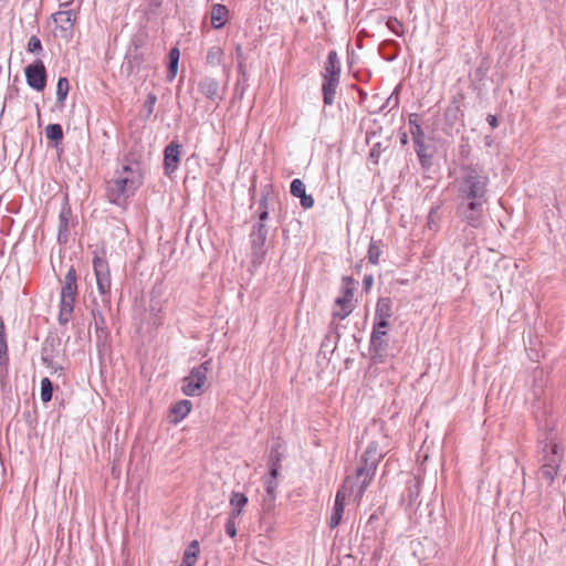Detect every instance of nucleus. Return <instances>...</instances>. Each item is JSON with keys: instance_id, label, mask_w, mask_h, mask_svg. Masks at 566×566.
Wrapping results in <instances>:
<instances>
[{"instance_id": "nucleus-27", "label": "nucleus", "mask_w": 566, "mask_h": 566, "mask_svg": "<svg viewBox=\"0 0 566 566\" xmlns=\"http://www.w3.org/2000/svg\"><path fill=\"white\" fill-rule=\"evenodd\" d=\"M53 386L49 378L41 380V399L43 402H49L52 399Z\"/></svg>"}, {"instance_id": "nucleus-44", "label": "nucleus", "mask_w": 566, "mask_h": 566, "mask_svg": "<svg viewBox=\"0 0 566 566\" xmlns=\"http://www.w3.org/2000/svg\"><path fill=\"white\" fill-rule=\"evenodd\" d=\"M416 129H417V132H418L419 134L421 133V128H420V126H419V125H416Z\"/></svg>"}, {"instance_id": "nucleus-42", "label": "nucleus", "mask_w": 566, "mask_h": 566, "mask_svg": "<svg viewBox=\"0 0 566 566\" xmlns=\"http://www.w3.org/2000/svg\"><path fill=\"white\" fill-rule=\"evenodd\" d=\"M148 102L150 104V107H153V105L156 103V96L150 94L148 96Z\"/></svg>"}, {"instance_id": "nucleus-21", "label": "nucleus", "mask_w": 566, "mask_h": 566, "mask_svg": "<svg viewBox=\"0 0 566 566\" xmlns=\"http://www.w3.org/2000/svg\"><path fill=\"white\" fill-rule=\"evenodd\" d=\"M340 74V65L338 61L337 53L335 51H331L327 55V60L325 63V74L324 76H333L339 78Z\"/></svg>"}, {"instance_id": "nucleus-19", "label": "nucleus", "mask_w": 566, "mask_h": 566, "mask_svg": "<svg viewBox=\"0 0 566 566\" xmlns=\"http://www.w3.org/2000/svg\"><path fill=\"white\" fill-rule=\"evenodd\" d=\"M199 542L192 541L184 553L180 566H196L199 556Z\"/></svg>"}, {"instance_id": "nucleus-28", "label": "nucleus", "mask_w": 566, "mask_h": 566, "mask_svg": "<svg viewBox=\"0 0 566 566\" xmlns=\"http://www.w3.org/2000/svg\"><path fill=\"white\" fill-rule=\"evenodd\" d=\"M70 84L67 78L60 77L56 85V95L59 101H64L67 96Z\"/></svg>"}, {"instance_id": "nucleus-4", "label": "nucleus", "mask_w": 566, "mask_h": 566, "mask_svg": "<svg viewBox=\"0 0 566 566\" xmlns=\"http://www.w3.org/2000/svg\"><path fill=\"white\" fill-rule=\"evenodd\" d=\"M377 468V460L375 459L369 467L363 465L358 468L354 475L347 476L340 488L348 485L346 490V499L354 496L359 503L361 497L371 483Z\"/></svg>"}, {"instance_id": "nucleus-6", "label": "nucleus", "mask_w": 566, "mask_h": 566, "mask_svg": "<svg viewBox=\"0 0 566 566\" xmlns=\"http://www.w3.org/2000/svg\"><path fill=\"white\" fill-rule=\"evenodd\" d=\"M54 23L53 34L65 42H70L74 35L77 13L74 10H61L51 15Z\"/></svg>"}, {"instance_id": "nucleus-26", "label": "nucleus", "mask_w": 566, "mask_h": 566, "mask_svg": "<svg viewBox=\"0 0 566 566\" xmlns=\"http://www.w3.org/2000/svg\"><path fill=\"white\" fill-rule=\"evenodd\" d=\"M381 458V454L378 453L377 451V443L376 442H373L368 446L367 450L365 451L364 453V462L365 464L364 465H367L369 467L370 463L376 459L377 460V463L379 462Z\"/></svg>"}, {"instance_id": "nucleus-20", "label": "nucleus", "mask_w": 566, "mask_h": 566, "mask_svg": "<svg viewBox=\"0 0 566 566\" xmlns=\"http://www.w3.org/2000/svg\"><path fill=\"white\" fill-rule=\"evenodd\" d=\"M552 452L556 455V459L553 460L552 463H546L542 468L543 476L551 482L554 480L557 473L558 463L560 462V454L557 446L552 447Z\"/></svg>"}, {"instance_id": "nucleus-29", "label": "nucleus", "mask_w": 566, "mask_h": 566, "mask_svg": "<svg viewBox=\"0 0 566 566\" xmlns=\"http://www.w3.org/2000/svg\"><path fill=\"white\" fill-rule=\"evenodd\" d=\"M386 24L388 29L398 36L405 33L403 24L397 18H389Z\"/></svg>"}, {"instance_id": "nucleus-32", "label": "nucleus", "mask_w": 566, "mask_h": 566, "mask_svg": "<svg viewBox=\"0 0 566 566\" xmlns=\"http://www.w3.org/2000/svg\"><path fill=\"white\" fill-rule=\"evenodd\" d=\"M27 49L30 53H40L42 51L41 40L35 35L31 36Z\"/></svg>"}, {"instance_id": "nucleus-30", "label": "nucleus", "mask_w": 566, "mask_h": 566, "mask_svg": "<svg viewBox=\"0 0 566 566\" xmlns=\"http://www.w3.org/2000/svg\"><path fill=\"white\" fill-rule=\"evenodd\" d=\"M380 254H381V251H380L379 247L375 242H371L369 244L368 255H367L369 263L377 264L379 262Z\"/></svg>"}, {"instance_id": "nucleus-2", "label": "nucleus", "mask_w": 566, "mask_h": 566, "mask_svg": "<svg viewBox=\"0 0 566 566\" xmlns=\"http://www.w3.org/2000/svg\"><path fill=\"white\" fill-rule=\"evenodd\" d=\"M488 184V176L473 168H465L460 182L459 198L462 201L486 202Z\"/></svg>"}, {"instance_id": "nucleus-7", "label": "nucleus", "mask_w": 566, "mask_h": 566, "mask_svg": "<svg viewBox=\"0 0 566 566\" xmlns=\"http://www.w3.org/2000/svg\"><path fill=\"white\" fill-rule=\"evenodd\" d=\"M210 370V361L207 360L191 369L190 374L182 379V394L189 397L197 396L201 392L207 381V375Z\"/></svg>"}, {"instance_id": "nucleus-13", "label": "nucleus", "mask_w": 566, "mask_h": 566, "mask_svg": "<svg viewBox=\"0 0 566 566\" xmlns=\"http://www.w3.org/2000/svg\"><path fill=\"white\" fill-rule=\"evenodd\" d=\"M392 316V302L389 297H380L376 305L375 321H380L381 327L389 326Z\"/></svg>"}, {"instance_id": "nucleus-37", "label": "nucleus", "mask_w": 566, "mask_h": 566, "mask_svg": "<svg viewBox=\"0 0 566 566\" xmlns=\"http://www.w3.org/2000/svg\"><path fill=\"white\" fill-rule=\"evenodd\" d=\"M270 474H271V479L270 480L275 481L277 475H279V463H272L271 464Z\"/></svg>"}, {"instance_id": "nucleus-17", "label": "nucleus", "mask_w": 566, "mask_h": 566, "mask_svg": "<svg viewBox=\"0 0 566 566\" xmlns=\"http://www.w3.org/2000/svg\"><path fill=\"white\" fill-rule=\"evenodd\" d=\"M339 78L333 76H324L322 91L325 105H332L334 103L336 88L338 86Z\"/></svg>"}, {"instance_id": "nucleus-8", "label": "nucleus", "mask_w": 566, "mask_h": 566, "mask_svg": "<svg viewBox=\"0 0 566 566\" xmlns=\"http://www.w3.org/2000/svg\"><path fill=\"white\" fill-rule=\"evenodd\" d=\"M486 202L480 201H462L458 211L463 221L473 228L482 224L483 206Z\"/></svg>"}, {"instance_id": "nucleus-34", "label": "nucleus", "mask_w": 566, "mask_h": 566, "mask_svg": "<svg viewBox=\"0 0 566 566\" xmlns=\"http://www.w3.org/2000/svg\"><path fill=\"white\" fill-rule=\"evenodd\" d=\"M177 72H178V61H169L168 75H167L168 80L172 81L176 77Z\"/></svg>"}, {"instance_id": "nucleus-43", "label": "nucleus", "mask_w": 566, "mask_h": 566, "mask_svg": "<svg viewBox=\"0 0 566 566\" xmlns=\"http://www.w3.org/2000/svg\"><path fill=\"white\" fill-rule=\"evenodd\" d=\"M417 153H418V156L420 157V159H422L421 150H420V149H417Z\"/></svg>"}, {"instance_id": "nucleus-12", "label": "nucleus", "mask_w": 566, "mask_h": 566, "mask_svg": "<svg viewBox=\"0 0 566 566\" xmlns=\"http://www.w3.org/2000/svg\"><path fill=\"white\" fill-rule=\"evenodd\" d=\"M348 485L345 488H340L335 496V503H334V510L332 513V516L329 518V527L335 528L339 525L342 521V516L345 509V501H346V490Z\"/></svg>"}, {"instance_id": "nucleus-10", "label": "nucleus", "mask_w": 566, "mask_h": 566, "mask_svg": "<svg viewBox=\"0 0 566 566\" xmlns=\"http://www.w3.org/2000/svg\"><path fill=\"white\" fill-rule=\"evenodd\" d=\"M94 272L96 276L97 289L101 294L105 295L111 291V274L108 263L105 259L95 256L93 261Z\"/></svg>"}, {"instance_id": "nucleus-14", "label": "nucleus", "mask_w": 566, "mask_h": 566, "mask_svg": "<svg viewBox=\"0 0 566 566\" xmlns=\"http://www.w3.org/2000/svg\"><path fill=\"white\" fill-rule=\"evenodd\" d=\"M210 19L213 29L219 30L223 28L229 20L228 8L220 3L213 4L210 11Z\"/></svg>"}, {"instance_id": "nucleus-3", "label": "nucleus", "mask_w": 566, "mask_h": 566, "mask_svg": "<svg viewBox=\"0 0 566 566\" xmlns=\"http://www.w3.org/2000/svg\"><path fill=\"white\" fill-rule=\"evenodd\" d=\"M76 271L70 268L65 274L60 295L59 322L65 325L70 322L77 295Z\"/></svg>"}, {"instance_id": "nucleus-15", "label": "nucleus", "mask_w": 566, "mask_h": 566, "mask_svg": "<svg viewBox=\"0 0 566 566\" xmlns=\"http://www.w3.org/2000/svg\"><path fill=\"white\" fill-rule=\"evenodd\" d=\"M191 409L192 403L190 400L184 399L176 402L170 409L172 416L171 422L175 424L179 423L190 413Z\"/></svg>"}, {"instance_id": "nucleus-33", "label": "nucleus", "mask_w": 566, "mask_h": 566, "mask_svg": "<svg viewBox=\"0 0 566 566\" xmlns=\"http://www.w3.org/2000/svg\"><path fill=\"white\" fill-rule=\"evenodd\" d=\"M226 532L231 538L237 536L235 518H232L231 515H229V518L227 521Z\"/></svg>"}, {"instance_id": "nucleus-23", "label": "nucleus", "mask_w": 566, "mask_h": 566, "mask_svg": "<svg viewBox=\"0 0 566 566\" xmlns=\"http://www.w3.org/2000/svg\"><path fill=\"white\" fill-rule=\"evenodd\" d=\"M45 136L57 145L63 139V129L60 124H50L45 127Z\"/></svg>"}, {"instance_id": "nucleus-39", "label": "nucleus", "mask_w": 566, "mask_h": 566, "mask_svg": "<svg viewBox=\"0 0 566 566\" xmlns=\"http://www.w3.org/2000/svg\"><path fill=\"white\" fill-rule=\"evenodd\" d=\"M4 336H6L4 325H3V322L0 319V344L1 345H6Z\"/></svg>"}, {"instance_id": "nucleus-31", "label": "nucleus", "mask_w": 566, "mask_h": 566, "mask_svg": "<svg viewBox=\"0 0 566 566\" xmlns=\"http://www.w3.org/2000/svg\"><path fill=\"white\" fill-rule=\"evenodd\" d=\"M305 186L301 179H294L291 182V193L292 196L300 198L305 193Z\"/></svg>"}, {"instance_id": "nucleus-18", "label": "nucleus", "mask_w": 566, "mask_h": 566, "mask_svg": "<svg viewBox=\"0 0 566 566\" xmlns=\"http://www.w3.org/2000/svg\"><path fill=\"white\" fill-rule=\"evenodd\" d=\"M264 486L266 496L263 500L262 506L265 511L270 512L275 506L277 483L273 480H268L264 482Z\"/></svg>"}, {"instance_id": "nucleus-41", "label": "nucleus", "mask_w": 566, "mask_h": 566, "mask_svg": "<svg viewBox=\"0 0 566 566\" xmlns=\"http://www.w3.org/2000/svg\"><path fill=\"white\" fill-rule=\"evenodd\" d=\"M364 284H365L366 289H369L373 284V276H366L364 279Z\"/></svg>"}, {"instance_id": "nucleus-24", "label": "nucleus", "mask_w": 566, "mask_h": 566, "mask_svg": "<svg viewBox=\"0 0 566 566\" xmlns=\"http://www.w3.org/2000/svg\"><path fill=\"white\" fill-rule=\"evenodd\" d=\"M223 55L224 52L222 48L218 45L211 46L207 53V63L210 65H219L223 60Z\"/></svg>"}, {"instance_id": "nucleus-5", "label": "nucleus", "mask_w": 566, "mask_h": 566, "mask_svg": "<svg viewBox=\"0 0 566 566\" xmlns=\"http://www.w3.org/2000/svg\"><path fill=\"white\" fill-rule=\"evenodd\" d=\"M356 289V281L350 276H344L342 280L343 294L335 300L333 318L345 319L352 314L355 308L354 291Z\"/></svg>"}, {"instance_id": "nucleus-40", "label": "nucleus", "mask_w": 566, "mask_h": 566, "mask_svg": "<svg viewBox=\"0 0 566 566\" xmlns=\"http://www.w3.org/2000/svg\"><path fill=\"white\" fill-rule=\"evenodd\" d=\"M260 207L262 208L263 207V210L261 211L260 213V220L263 221L268 218V210H266V205L264 202H262L260 205Z\"/></svg>"}, {"instance_id": "nucleus-11", "label": "nucleus", "mask_w": 566, "mask_h": 566, "mask_svg": "<svg viewBox=\"0 0 566 566\" xmlns=\"http://www.w3.org/2000/svg\"><path fill=\"white\" fill-rule=\"evenodd\" d=\"M180 144L176 142H171L166 146L164 150V165L167 175L172 174L177 169L180 157Z\"/></svg>"}, {"instance_id": "nucleus-22", "label": "nucleus", "mask_w": 566, "mask_h": 566, "mask_svg": "<svg viewBox=\"0 0 566 566\" xmlns=\"http://www.w3.org/2000/svg\"><path fill=\"white\" fill-rule=\"evenodd\" d=\"M200 92L210 99H216L219 97V85L218 82L213 78H203L199 83Z\"/></svg>"}, {"instance_id": "nucleus-1", "label": "nucleus", "mask_w": 566, "mask_h": 566, "mask_svg": "<svg viewBox=\"0 0 566 566\" xmlns=\"http://www.w3.org/2000/svg\"><path fill=\"white\" fill-rule=\"evenodd\" d=\"M144 182V171L138 161L124 164L107 182V197L115 205L125 203Z\"/></svg>"}, {"instance_id": "nucleus-45", "label": "nucleus", "mask_w": 566, "mask_h": 566, "mask_svg": "<svg viewBox=\"0 0 566 566\" xmlns=\"http://www.w3.org/2000/svg\"><path fill=\"white\" fill-rule=\"evenodd\" d=\"M415 142H416L420 147H422V143H421V142H419V140H418V139H416V138H415Z\"/></svg>"}, {"instance_id": "nucleus-36", "label": "nucleus", "mask_w": 566, "mask_h": 566, "mask_svg": "<svg viewBox=\"0 0 566 566\" xmlns=\"http://www.w3.org/2000/svg\"><path fill=\"white\" fill-rule=\"evenodd\" d=\"M180 59V51L178 48H172L169 52V61H178Z\"/></svg>"}, {"instance_id": "nucleus-38", "label": "nucleus", "mask_w": 566, "mask_h": 566, "mask_svg": "<svg viewBox=\"0 0 566 566\" xmlns=\"http://www.w3.org/2000/svg\"><path fill=\"white\" fill-rule=\"evenodd\" d=\"M486 122L489 123V125L492 128H496L497 127V118H496L495 115L489 114L488 117H486Z\"/></svg>"}, {"instance_id": "nucleus-35", "label": "nucleus", "mask_w": 566, "mask_h": 566, "mask_svg": "<svg viewBox=\"0 0 566 566\" xmlns=\"http://www.w3.org/2000/svg\"><path fill=\"white\" fill-rule=\"evenodd\" d=\"M300 199L304 209H311L314 206V198L311 195H306V192Z\"/></svg>"}, {"instance_id": "nucleus-16", "label": "nucleus", "mask_w": 566, "mask_h": 566, "mask_svg": "<svg viewBox=\"0 0 566 566\" xmlns=\"http://www.w3.org/2000/svg\"><path fill=\"white\" fill-rule=\"evenodd\" d=\"M247 504L248 497L245 494L241 492H232L229 499V505L231 507L230 515L232 518H238L242 514Z\"/></svg>"}, {"instance_id": "nucleus-9", "label": "nucleus", "mask_w": 566, "mask_h": 566, "mask_svg": "<svg viewBox=\"0 0 566 566\" xmlns=\"http://www.w3.org/2000/svg\"><path fill=\"white\" fill-rule=\"evenodd\" d=\"M25 78L29 86L35 91H43L46 85V71L41 60L25 67Z\"/></svg>"}, {"instance_id": "nucleus-25", "label": "nucleus", "mask_w": 566, "mask_h": 566, "mask_svg": "<svg viewBox=\"0 0 566 566\" xmlns=\"http://www.w3.org/2000/svg\"><path fill=\"white\" fill-rule=\"evenodd\" d=\"M387 328L388 327H381L380 321H375L371 333V344L374 346H381L382 338L387 335Z\"/></svg>"}]
</instances>
